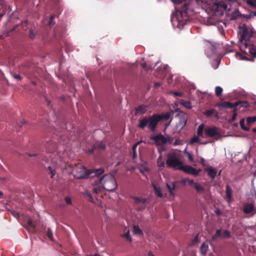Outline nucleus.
Here are the masks:
<instances>
[{
    "label": "nucleus",
    "mask_w": 256,
    "mask_h": 256,
    "mask_svg": "<svg viewBox=\"0 0 256 256\" xmlns=\"http://www.w3.org/2000/svg\"><path fill=\"white\" fill-rule=\"evenodd\" d=\"M74 177L76 179H86L89 176L91 177L98 176L104 172V168L93 169L88 170L85 166L80 164H77L73 170Z\"/></svg>",
    "instance_id": "1"
},
{
    "label": "nucleus",
    "mask_w": 256,
    "mask_h": 256,
    "mask_svg": "<svg viewBox=\"0 0 256 256\" xmlns=\"http://www.w3.org/2000/svg\"><path fill=\"white\" fill-rule=\"evenodd\" d=\"M160 117L156 114L152 116H145L138 119V128L144 130L147 127L151 132H154L156 130L158 124L160 122Z\"/></svg>",
    "instance_id": "2"
},
{
    "label": "nucleus",
    "mask_w": 256,
    "mask_h": 256,
    "mask_svg": "<svg viewBox=\"0 0 256 256\" xmlns=\"http://www.w3.org/2000/svg\"><path fill=\"white\" fill-rule=\"evenodd\" d=\"M196 133L200 137L213 138L215 140H218L222 136L219 128L215 126L205 128L204 124L198 126Z\"/></svg>",
    "instance_id": "3"
},
{
    "label": "nucleus",
    "mask_w": 256,
    "mask_h": 256,
    "mask_svg": "<svg viewBox=\"0 0 256 256\" xmlns=\"http://www.w3.org/2000/svg\"><path fill=\"white\" fill-rule=\"evenodd\" d=\"M98 182L102 185L104 189L112 191L116 188V180L113 175L108 174L98 180Z\"/></svg>",
    "instance_id": "4"
},
{
    "label": "nucleus",
    "mask_w": 256,
    "mask_h": 256,
    "mask_svg": "<svg viewBox=\"0 0 256 256\" xmlns=\"http://www.w3.org/2000/svg\"><path fill=\"white\" fill-rule=\"evenodd\" d=\"M166 164L168 168H172L174 170H178L182 167V162L180 160L175 153L169 154L168 155V158Z\"/></svg>",
    "instance_id": "5"
},
{
    "label": "nucleus",
    "mask_w": 256,
    "mask_h": 256,
    "mask_svg": "<svg viewBox=\"0 0 256 256\" xmlns=\"http://www.w3.org/2000/svg\"><path fill=\"white\" fill-rule=\"evenodd\" d=\"M240 42L242 43L240 46V49L242 51H243V48H244V44L245 43L243 42L244 40H246V38L250 39L252 36V34L246 28H242L240 32Z\"/></svg>",
    "instance_id": "6"
},
{
    "label": "nucleus",
    "mask_w": 256,
    "mask_h": 256,
    "mask_svg": "<svg viewBox=\"0 0 256 256\" xmlns=\"http://www.w3.org/2000/svg\"><path fill=\"white\" fill-rule=\"evenodd\" d=\"M133 199L134 200L135 203L136 204V210L138 211H141L146 208V204L148 202L147 199L138 196H134Z\"/></svg>",
    "instance_id": "7"
},
{
    "label": "nucleus",
    "mask_w": 256,
    "mask_h": 256,
    "mask_svg": "<svg viewBox=\"0 0 256 256\" xmlns=\"http://www.w3.org/2000/svg\"><path fill=\"white\" fill-rule=\"evenodd\" d=\"M179 170H182L188 174H190L194 176H197L201 171L200 169L196 170L190 166H183L179 168Z\"/></svg>",
    "instance_id": "8"
},
{
    "label": "nucleus",
    "mask_w": 256,
    "mask_h": 256,
    "mask_svg": "<svg viewBox=\"0 0 256 256\" xmlns=\"http://www.w3.org/2000/svg\"><path fill=\"white\" fill-rule=\"evenodd\" d=\"M150 138L154 140L157 145L164 144L168 142L166 138L162 134L152 136Z\"/></svg>",
    "instance_id": "9"
},
{
    "label": "nucleus",
    "mask_w": 256,
    "mask_h": 256,
    "mask_svg": "<svg viewBox=\"0 0 256 256\" xmlns=\"http://www.w3.org/2000/svg\"><path fill=\"white\" fill-rule=\"evenodd\" d=\"M244 48H248V52L253 56L252 58H248V60L253 62L254 58H256V47L253 44H250L245 42L244 44Z\"/></svg>",
    "instance_id": "10"
},
{
    "label": "nucleus",
    "mask_w": 256,
    "mask_h": 256,
    "mask_svg": "<svg viewBox=\"0 0 256 256\" xmlns=\"http://www.w3.org/2000/svg\"><path fill=\"white\" fill-rule=\"evenodd\" d=\"M244 212L246 214L252 213L253 214L256 212V210L254 208V204L252 203H246L244 206L243 209Z\"/></svg>",
    "instance_id": "11"
},
{
    "label": "nucleus",
    "mask_w": 256,
    "mask_h": 256,
    "mask_svg": "<svg viewBox=\"0 0 256 256\" xmlns=\"http://www.w3.org/2000/svg\"><path fill=\"white\" fill-rule=\"evenodd\" d=\"M46 149L48 153H52L56 149V144L52 140L48 142L46 144Z\"/></svg>",
    "instance_id": "12"
},
{
    "label": "nucleus",
    "mask_w": 256,
    "mask_h": 256,
    "mask_svg": "<svg viewBox=\"0 0 256 256\" xmlns=\"http://www.w3.org/2000/svg\"><path fill=\"white\" fill-rule=\"evenodd\" d=\"M204 171L207 172L208 175L212 178V180H214L216 176V170L212 166H208L205 168Z\"/></svg>",
    "instance_id": "13"
},
{
    "label": "nucleus",
    "mask_w": 256,
    "mask_h": 256,
    "mask_svg": "<svg viewBox=\"0 0 256 256\" xmlns=\"http://www.w3.org/2000/svg\"><path fill=\"white\" fill-rule=\"evenodd\" d=\"M28 155L30 157H34L35 160L37 161L43 160L45 162H48V158L43 157L42 154H28Z\"/></svg>",
    "instance_id": "14"
},
{
    "label": "nucleus",
    "mask_w": 256,
    "mask_h": 256,
    "mask_svg": "<svg viewBox=\"0 0 256 256\" xmlns=\"http://www.w3.org/2000/svg\"><path fill=\"white\" fill-rule=\"evenodd\" d=\"M239 104L238 102H236L235 104L230 102H224L222 104V106L226 108H235Z\"/></svg>",
    "instance_id": "15"
},
{
    "label": "nucleus",
    "mask_w": 256,
    "mask_h": 256,
    "mask_svg": "<svg viewBox=\"0 0 256 256\" xmlns=\"http://www.w3.org/2000/svg\"><path fill=\"white\" fill-rule=\"evenodd\" d=\"M152 186L154 188L155 195L158 198H162L164 196L162 189L160 187L157 186L154 183L152 184Z\"/></svg>",
    "instance_id": "16"
},
{
    "label": "nucleus",
    "mask_w": 256,
    "mask_h": 256,
    "mask_svg": "<svg viewBox=\"0 0 256 256\" xmlns=\"http://www.w3.org/2000/svg\"><path fill=\"white\" fill-rule=\"evenodd\" d=\"M147 110V106L142 104L136 108V114H142Z\"/></svg>",
    "instance_id": "17"
},
{
    "label": "nucleus",
    "mask_w": 256,
    "mask_h": 256,
    "mask_svg": "<svg viewBox=\"0 0 256 256\" xmlns=\"http://www.w3.org/2000/svg\"><path fill=\"white\" fill-rule=\"evenodd\" d=\"M166 186L170 194L174 196L175 195L174 191L176 188V182H173L172 186L168 184H166Z\"/></svg>",
    "instance_id": "18"
},
{
    "label": "nucleus",
    "mask_w": 256,
    "mask_h": 256,
    "mask_svg": "<svg viewBox=\"0 0 256 256\" xmlns=\"http://www.w3.org/2000/svg\"><path fill=\"white\" fill-rule=\"evenodd\" d=\"M218 238H222V231L220 229L216 230V234L212 238V240L215 241Z\"/></svg>",
    "instance_id": "19"
},
{
    "label": "nucleus",
    "mask_w": 256,
    "mask_h": 256,
    "mask_svg": "<svg viewBox=\"0 0 256 256\" xmlns=\"http://www.w3.org/2000/svg\"><path fill=\"white\" fill-rule=\"evenodd\" d=\"M181 183L184 185L188 184L190 186H193L195 182L193 180H190L189 178H183L181 180Z\"/></svg>",
    "instance_id": "20"
},
{
    "label": "nucleus",
    "mask_w": 256,
    "mask_h": 256,
    "mask_svg": "<svg viewBox=\"0 0 256 256\" xmlns=\"http://www.w3.org/2000/svg\"><path fill=\"white\" fill-rule=\"evenodd\" d=\"M28 24V22L26 20L22 22L20 25H18H18L14 27V28L12 30H10V32H11L12 31L15 30H16V28L20 26L22 27V28L24 30H26L27 29Z\"/></svg>",
    "instance_id": "21"
},
{
    "label": "nucleus",
    "mask_w": 256,
    "mask_h": 256,
    "mask_svg": "<svg viewBox=\"0 0 256 256\" xmlns=\"http://www.w3.org/2000/svg\"><path fill=\"white\" fill-rule=\"evenodd\" d=\"M37 32L35 28H30L28 31V36L30 39H34L36 38Z\"/></svg>",
    "instance_id": "22"
},
{
    "label": "nucleus",
    "mask_w": 256,
    "mask_h": 256,
    "mask_svg": "<svg viewBox=\"0 0 256 256\" xmlns=\"http://www.w3.org/2000/svg\"><path fill=\"white\" fill-rule=\"evenodd\" d=\"M186 120L184 118L180 120L179 122L177 124V127L182 129L186 125Z\"/></svg>",
    "instance_id": "23"
},
{
    "label": "nucleus",
    "mask_w": 256,
    "mask_h": 256,
    "mask_svg": "<svg viewBox=\"0 0 256 256\" xmlns=\"http://www.w3.org/2000/svg\"><path fill=\"white\" fill-rule=\"evenodd\" d=\"M156 114L160 117V122L163 120H168L170 117V114L168 112H166L164 114Z\"/></svg>",
    "instance_id": "24"
},
{
    "label": "nucleus",
    "mask_w": 256,
    "mask_h": 256,
    "mask_svg": "<svg viewBox=\"0 0 256 256\" xmlns=\"http://www.w3.org/2000/svg\"><path fill=\"white\" fill-rule=\"evenodd\" d=\"M208 244L206 243H203L200 248V250L202 254L204 255L206 254L208 250Z\"/></svg>",
    "instance_id": "25"
},
{
    "label": "nucleus",
    "mask_w": 256,
    "mask_h": 256,
    "mask_svg": "<svg viewBox=\"0 0 256 256\" xmlns=\"http://www.w3.org/2000/svg\"><path fill=\"white\" fill-rule=\"evenodd\" d=\"M193 186L196 188L198 192H203L204 191V188L196 182L194 184Z\"/></svg>",
    "instance_id": "26"
},
{
    "label": "nucleus",
    "mask_w": 256,
    "mask_h": 256,
    "mask_svg": "<svg viewBox=\"0 0 256 256\" xmlns=\"http://www.w3.org/2000/svg\"><path fill=\"white\" fill-rule=\"evenodd\" d=\"M134 233L136 234L142 236L143 232L140 228L139 226L136 225H134Z\"/></svg>",
    "instance_id": "27"
},
{
    "label": "nucleus",
    "mask_w": 256,
    "mask_h": 256,
    "mask_svg": "<svg viewBox=\"0 0 256 256\" xmlns=\"http://www.w3.org/2000/svg\"><path fill=\"white\" fill-rule=\"evenodd\" d=\"M47 170L49 174H51V178H53L56 174V170L54 168L51 166H48L47 168Z\"/></svg>",
    "instance_id": "28"
},
{
    "label": "nucleus",
    "mask_w": 256,
    "mask_h": 256,
    "mask_svg": "<svg viewBox=\"0 0 256 256\" xmlns=\"http://www.w3.org/2000/svg\"><path fill=\"white\" fill-rule=\"evenodd\" d=\"M199 136H194L190 140V144H194V143H199L200 141V140L199 138Z\"/></svg>",
    "instance_id": "29"
},
{
    "label": "nucleus",
    "mask_w": 256,
    "mask_h": 256,
    "mask_svg": "<svg viewBox=\"0 0 256 256\" xmlns=\"http://www.w3.org/2000/svg\"><path fill=\"white\" fill-rule=\"evenodd\" d=\"M226 196L228 197V198L229 199H231L232 198V190L231 188H230V186L228 185H226Z\"/></svg>",
    "instance_id": "30"
},
{
    "label": "nucleus",
    "mask_w": 256,
    "mask_h": 256,
    "mask_svg": "<svg viewBox=\"0 0 256 256\" xmlns=\"http://www.w3.org/2000/svg\"><path fill=\"white\" fill-rule=\"evenodd\" d=\"M103 189V186H96L92 188V192L93 193L98 194L101 192Z\"/></svg>",
    "instance_id": "31"
},
{
    "label": "nucleus",
    "mask_w": 256,
    "mask_h": 256,
    "mask_svg": "<svg viewBox=\"0 0 256 256\" xmlns=\"http://www.w3.org/2000/svg\"><path fill=\"white\" fill-rule=\"evenodd\" d=\"M236 14V16H242L244 18H248V19H250L252 18V16H250V14H241L240 12H239V10H237L236 11L234 14Z\"/></svg>",
    "instance_id": "32"
},
{
    "label": "nucleus",
    "mask_w": 256,
    "mask_h": 256,
    "mask_svg": "<svg viewBox=\"0 0 256 256\" xmlns=\"http://www.w3.org/2000/svg\"><path fill=\"white\" fill-rule=\"evenodd\" d=\"M216 112L214 108H210V110H206L204 112V114L208 117L211 116Z\"/></svg>",
    "instance_id": "33"
},
{
    "label": "nucleus",
    "mask_w": 256,
    "mask_h": 256,
    "mask_svg": "<svg viewBox=\"0 0 256 256\" xmlns=\"http://www.w3.org/2000/svg\"><path fill=\"white\" fill-rule=\"evenodd\" d=\"M223 90L222 88L219 86H217L216 87L215 90V94L216 96H220L222 95V92Z\"/></svg>",
    "instance_id": "34"
},
{
    "label": "nucleus",
    "mask_w": 256,
    "mask_h": 256,
    "mask_svg": "<svg viewBox=\"0 0 256 256\" xmlns=\"http://www.w3.org/2000/svg\"><path fill=\"white\" fill-rule=\"evenodd\" d=\"M158 166L160 168H162L164 166V162L162 160V156H160L157 160Z\"/></svg>",
    "instance_id": "35"
},
{
    "label": "nucleus",
    "mask_w": 256,
    "mask_h": 256,
    "mask_svg": "<svg viewBox=\"0 0 256 256\" xmlns=\"http://www.w3.org/2000/svg\"><path fill=\"white\" fill-rule=\"evenodd\" d=\"M256 122V116L248 117L246 118V122L248 124H250Z\"/></svg>",
    "instance_id": "36"
},
{
    "label": "nucleus",
    "mask_w": 256,
    "mask_h": 256,
    "mask_svg": "<svg viewBox=\"0 0 256 256\" xmlns=\"http://www.w3.org/2000/svg\"><path fill=\"white\" fill-rule=\"evenodd\" d=\"M27 224L29 228L34 229L36 227V222H34L32 220H28L27 221Z\"/></svg>",
    "instance_id": "37"
},
{
    "label": "nucleus",
    "mask_w": 256,
    "mask_h": 256,
    "mask_svg": "<svg viewBox=\"0 0 256 256\" xmlns=\"http://www.w3.org/2000/svg\"><path fill=\"white\" fill-rule=\"evenodd\" d=\"M245 1L249 6L256 8V0H245Z\"/></svg>",
    "instance_id": "38"
},
{
    "label": "nucleus",
    "mask_w": 256,
    "mask_h": 256,
    "mask_svg": "<svg viewBox=\"0 0 256 256\" xmlns=\"http://www.w3.org/2000/svg\"><path fill=\"white\" fill-rule=\"evenodd\" d=\"M182 104L188 109H191L192 108L191 103L189 101H183Z\"/></svg>",
    "instance_id": "39"
},
{
    "label": "nucleus",
    "mask_w": 256,
    "mask_h": 256,
    "mask_svg": "<svg viewBox=\"0 0 256 256\" xmlns=\"http://www.w3.org/2000/svg\"><path fill=\"white\" fill-rule=\"evenodd\" d=\"M230 233L229 231L224 230L222 232V238H230Z\"/></svg>",
    "instance_id": "40"
},
{
    "label": "nucleus",
    "mask_w": 256,
    "mask_h": 256,
    "mask_svg": "<svg viewBox=\"0 0 256 256\" xmlns=\"http://www.w3.org/2000/svg\"><path fill=\"white\" fill-rule=\"evenodd\" d=\"M240 124L243 130L248 131L249 128L244 126V120L242 119L240 122Z\"/></svg>",
    "instance_id": "41"
},
{
    "label": "nucleus",
    "mask_w": 256,
    "mask_h": 256,
    "mask_svg": "<svg viewBox=\"0 0 256 256\" xmlns=\"http://www.w3.org/2000/svg\"><path fill=\"white\" fill-rule=\"evenodd\" d=\"M216 6H217L218 8H222L224 10H226V9L228 8L227 5L226 4H224L223 2H219L217 3L216 4Z\"/></svg>",
    "instance_id": "42"
},
{
    "label": "nucleus",
    "mask_w": 256,
    "mask_h": 256,
    "mask_svg": "<svg viewBox=\"0 0 256 256\" xmlns=\"http://www.w3.org/2000/svg\"><path fill=\"white\" fill-rule=\"evenodd\" d=\"M124 238H125L127 240L130 242H132V240L130 234V231L128 230L126 234L122 235Z\"/></svg>",
    "instance_id": "43"
},
{
    "label": "nucleus",
    "mask_w": 256,
    "mask_h": 256,
    "mask_svg": "<svg viewBox=\"0 0 256 256\" xmlns=\"http://www.w3.org/2000/svg\"><path fill=\"white\" fill-rule=\"evenodd\" d=\"M10 32H4L2 34H0V40L4 39V38L10 35Z\"/></svg>",
    "instance_id": "44"
},
{
    "label": "nucleus",
    "mask_w": 256,
    "mask_h": 256,
    "mask_svg": "<svg viewBox=\"0 0 256 256\" xmlns=\"http://www.w3.org/2000/svg\"><path fill=\"white\" fill-rule=\"evenodd\" d=\"M184 7L185 8V10L181 11L180 14L182 17H186L187 12L186 11V9L187 8V6L186 4H184Z\"/></svg>",
    "instance_id": "45"
},
{
    "label": "nucleus",
    "mask_w": 256,
    "mask_h": 256,
    "mask_svg": "<svg viewBox=\"0 0 256 256\" xmlns=\"http://www.w3.org/2000/svg\"><path fill=\"white\" fill-rule=\"evenodd\" d=\"M96 146L98 148L102 149V150H104L106 148V145L102 142H101L100 144H98Z\"/></svg>",
    "instance_id": "46"
},
{
    "label": "nucleus",
    "mask_w": 256,
    "mask_h": 256,
    "mask_svg": "<svg viewBox=\"0 0 256 256\" xmlns=\"http://www.w3.org/2000/svg\"><path fill=\"white\" fill-rule=\"evenodd\" d=\"M236 110H234V112L232 114V118L230 119V122H234L236 120V118L237 116V114L236 112Z\"/></svg>",
    "instance_id": "47"
},
{
    "label": "nucleus",
    "mask_w": 256,
    "mask_h": 256,
    "mask_svg": "<svg viewBox=\"0 0 256 256\" xmlns=\"http://www.w3.org/2000/svg\"><path fill=\"white\" fill-rule=\"evenodd\" d=\"M46 236L48 238L50 239L52 238V232L50 228L48 229Z\"/></svg>",
    "instance_id": "48"
},
{
    "label": "nucleus",
    "mask_w": 256,
    "mask_h": 256,
    "mask_svg": "<svg viewBox=\"0 0 256 256\" xmlns=\"http://www.w3.org/2000/svg\"><path fill=\"white\" fill-rule=\"evenodd\" d=\"M10 213L16 218H19V217H20L19 214L16 211L11 210L10 211Z\"/></svg>",
    "instance_id": "49"
},
{
    "label": "nucleus",
    "mask_w": 256,
    "mask_h": 256,
    "mask_svg": "<svg viewBox=\"0 0 256 256\" xmlns=\"http://www.w3.org/2000/svg\"><path fill=\"white\" fill-rule=\"evenodd\" d=\"M65 202L68 204H72V200L70 196H66L64 198Z\"/></svg>",
    "instance_id": "50"
},
{
    "label": "nucleus",
    "mask_w": 256,
    "mask_h": 256,
    "mask_svg": "<svg viewBox=\"0 0 256 256\" xmlns=\"http://www.w3.org/2000/svg\"><path fill=\"white\" fill-rule=\"evenodd\" d=\"M187 156H188V160H190V162H194V158H193L192 156V154H190L189 152H188L187 153Z\"/></svg>",
    "instance_id": "51"
},
{
    "label": "nucleus",
    "mask_w": 256,
    "mask_h": 256,
    "mask_svg": "<svg viewBox=\"0 0 256 256\" xmlns=\"http://www.w3.org/2000/svg\"><path fill=\"white\" fill-rule=\"evenodd\" d=\"M12 76H13V77L14 78H16V79L18 80H22V77L20 75H18V74H13Z\"/></svg>",
    "instance_id": "52"
},
{
    "label": "nucleus",
    "mask_w": 256,
    "mask_h": 256,
    "mask_svg": "<svg viewBox=\"0 0 256 256\" xmlns=\"http://www.w3.org/2000/svg\"><path fill=\"white\" fill-rule=\"evenodd\" d=\"M174 96H182L183 95V94L182 92H174Z\"/></svg>",
    "instance_id": "53"
},
{
    "label": "nucleus",
    "mask_w": 256,
    "mask_h": 256,
    "mask_svg": "<svg viewBox=\"0 0 256 256\" xmlns=\"http://www.w3.org/2000/svg\"><path fill=\"white\" fill-rule=\"evenodd\" d=\"M137 156V154L136 152V150H132V158L133 159H135Z\"/></svg>",
    "instance_id": "54"
},
{
    "label": "nucleus",
    "mask_w": 256,
    "mask_h": 256,
    "mask_svg": "<svg viewBox=\"0 0 256 256\" xmlns=\"http://www.w3.org/2000/svg\"><path fill=\"white\" fill-rule=\"evenodd\" d=\"M198 240V236H196V237L193 239L192 242V244H196V243L197 242Z\"/></svg>",
    "instance_id": "55"
},
{
    "label": "nucleus",
    "mask_w": 256,
    "mask_h": 256,
    "mask_svg": "<svg viewBox=\"0 0 256 256\" xmlns=\"http://www.w3.org/2000/svg\"><path fill=\"white\" fill-rule=\"evenodd\" d=\"M54 18V16H50V22H49L50 24H53L52 20Z\"/></svg>",
    "instance_id": "56"
},
{
    "label": "nucleus",
    "mask_w": 256,
    "mask_h": 256,
    "mask_svg": "<svg viewBox=\"0 0 256 256\" xmlns=\"http://www.w3.org/2000/svg\"><path fill=\"white\" fill-rule=\"evenodd\" d=\"M138 145V143H136V144H134L132 147V150H136V148Z\"/></svg>",
    "instance_id": "57"
},
{
    "label": "nucleus",
    "mask_w": 256,
    "mask_h": 256,
    "mask_svg": "<svg viewBox=\"0 0 256 256\" xmlns=\"http://www.w3.org/2000/svg\"><path fill=\"white\" fill-rule=\"evenodd\" d=\"M250 16H256V12H250Z\"/></svg>",
    "instance_id": "58"
},
{
    "label": "nucleus",
    "mask_w": 256,
    "mask_h": 256,
    "mask_svg": "<svg viewBox=\"0 0 256 256\" xmlns=\"http://www.w3.org/2000/svg\"><path fill=\"white\" fill-rule=\"evenodd\" d=\"M148 256H154L151 251H150L148 254Z\"/></svg>",
    "instance_id": "59"
},
{
    "label": "nucleus",
    "mask_w": 256,
    "mask_h": 256,
    "mask_svg": "<svg viewBox=\"0 0 256 256\" xmlns=\"http://www.w3.org/2000/svg\"><path fill=\"white\" fill-rule=\"evenodd\" d=\"M160 84L159 82L155 83V86L156 87H158V86H160Z\"/></svg>",
    "instance_id": "60"
},
{
    "label": "nucleus",
    "mask_w": 256,
    "mask_h": 256,
    "mask_svg": "<svg viewBox=\"0 0 256 256\" xmlns=\"http://www.w3.org/2000/svg\"><path fill=\"white\" fill-rule=\"evenodd\" d=\"M46 100L47 102L48 106H49L50 104V100Z\"/></svg>",
    "instance_id": "61"
},
{
    "label": "nucleus",
    "mask_w": 256,
    "mask_h": 256,
    "mask_svg": "<svg viewBox=\"0 0 256 256\" xmlns=\"http://www.w3.org/2000/svg\"><path fill=\"white\" fill-rule=\"evenodd\" d=\"M88 195L90 197V198L91 199V200H92V196L90 195V194L88 193Z\"/></svg>",
    "instance_id": "62"
},
{
    "label": "nucleus",
    "mask_w": 256,
    "mask_h": 256,
    "mask_svg": "<svg viewBox=\"0 0 256 256\" xmlns=\"http://www.w3.org/2000/svg\"><path fill=\"white\" fill-rule=\"evenodd\" d=\"M252 131L254 132H256V127L255 128H254L253 130H252Z\"/></svg>",
    "instance_id": "63"
},
{
    "label": "nucleus",
    "mask_w": 256,
    "mask_h": 256,
    "mask_svg": "<svg viewBox=\"0 0 256 256\" xmlns=\"http://www.w3.org/2000/svg\"><path fill=\"white\" fill-rule=\"evenodd\" d=\"M94 256H100V254H94Z\"/></svg>",
    "instance_id": "64"
}]
</instances>
